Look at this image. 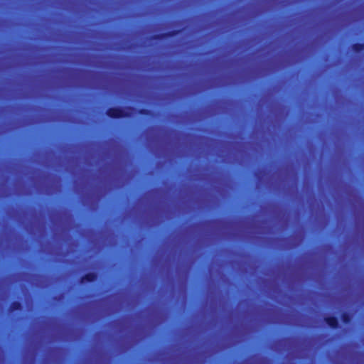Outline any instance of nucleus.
<instances>
[{"label": "nucleus", "instance_id": "nucleus-1", "mask_svg": "<svg viewBox=\"0 0 364 364\" xmlns=\"http://www.w3.org/2000/svg\"><path fill=\"white\" fill-rule=\"evenodd\" d=\"M135 108L131 106L127 107H113L106 110V114L111 119L129 118L132 116V112Z\"/></svg>", "mask_w": 364, "mask_h": 364}, {"label": "nucleus", "instance_id": "nucleus-4", "mask_svg": "<svg viewBox=\"0 0 364 364\" xmlns=\"http://www.w3.org/2000/svg\"><path fill=\"white\" fill-rule=\"evenodd\" d=\"M97 279V274L95 272H88L80 278V283L83 284L85 282H93L96 281Z\"/></svg>", "mask_w": 364, "mask_h": 364}, {"label": "nucleus", "instance_id": "nucleus-8", "mask_svg": "<svg viewBox=\"0 0 364 364\" xmlns=\"http://www.w3.org/2000/svg\"><path fill=\"white\" fill-rule=\"evenodd\" d=\"M138 114L144 116H151L152 112L146 108H141L137 111Z\"/></svg>", "mask_w": 364, "mask_h": 364}, {"label": "nucleus", "instance_id": "nucleus-2", "mask_svg": "<svg viewBox=\"0 0 364 364\" xmlns=\"http://www.w3.org/2000/svg\"><path fill=\"white\" fill-rule=\"evenodd\" d=\"M179 32H180L179 30H173V31H167L165 33L154 35L152 36V38L154 40H163V39H166L168 38L173 37V36H176L177 34H178Z\"/></svg>", "mask_w": 364, "mask_h": 364}, {"label": "nucleus", "instance_id": "nucleus-6", "mask_svg": "<svg viewBox=\"0 0 364 364\" xmlns=\"http://www.w3.org/2000/svg\"><path fill=\"white\" fill-rule=\"evenodd\" d=\"M22 309V304L20 301H14L11 302L9 306L10 311H20Z\"/></svg>", "mask_w": 364, "mask_h": 364}, {"label": "nucleus", "instance_id": "nucleus-7", "mask_svg": "<svg viewBox=\"0 0 364 364\" xmlns=\"http://www.w3.org/2000/svg\"><path fill=\"white\" fill-rule=\"evenodd\" d=\"M352 49L355 53H360L364 50V43H355L353 44Z\"/></svg>", "mask_w": 364, "mask_h": 364}, {"label": "nucleus", "instance_id": "nucleus-3", "mask_svg": "<svg viewBox=\"0 0 364 364\" xmlns=\"http://www.w3.org/2000/svg\"><path fill=\"white\" fill-rule=\"evenodd\" d=\"M324 321L331 328L336 329L339 328L338 319L336 316H326L324 318Z\"/></svg>", "mask_w": 364, "mask_h": 364}, {"label": "nucleus", "instance_id": "nucleus-5", "mask_svg": "<svg viewBox=\"0 0 364 364\" xmlns=\"http://www.w3.org/2000/svg\"><path fill=\"white\" fill-rule=\"evenodd\" d=\"M341 318L343 323L349 324L352 320V315L349 312L345 311L342 313Z\"/></svg>", "mask_w": 364, "mask_h": 364}]
</instances>
